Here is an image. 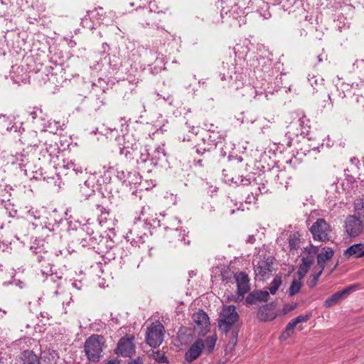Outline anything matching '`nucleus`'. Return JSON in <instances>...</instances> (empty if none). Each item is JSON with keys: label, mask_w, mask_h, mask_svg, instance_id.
<instances>
[{"label": "nucleus", "mask_w": 364, "mask_h": 364, "mask_svg": "<svg viewBox=\"0 0 364 364\" xmlns=\"http://www.w3.org/2000/svg\"><path fill=\"white\" fill-rule=\"evenodd\" d=\"M123 142L119 143V152L128 161L136 164V168L139 171L146 170L144 162L147 159V148L138 141L132 139L129 134L122 136Z\"/></svg>", "instance_id": "obj_1"}, {"label": "nucleus", "mask_w": 364, "mask_h": 364, "mask_svg": "<svg viewBox=\"0 0 364 364\" xmlns=\"http://www.w3.org/2000/svg\"><path fill=\"white\" fill-rule=\"evenodd\" d=\"M168 6L166 4L156 0L151 1L149 3V9H142L138 14L137 21L144 27L159 28L157 21H146V18H156V14H165Z\"/></svg>", "instance_id": "obj_2"}, {"label": "nucleus", "mask_w": 364, "mask_h": 364, "mask_svg": "<svg viewBox=\"0 0 364 364\" xmlns=\"http://www.w3.org/2000/svg\"><path fill=\"white\" fill-rule=\"evenodd\" d=\"M105 348V338L98 334L91 335L84 343L85 356L89 361L93 363H97L100 360Z\"/></svg>", "instance_id": "obj_3"}, {"label": "nucleus", "mask_w": 364, "mask_h": 364, "mask_svg": "<svg viewBox=\"0 0 364 364\" xmlns=\"http://www.w3.org/2000/svg\"><path fill=\"white\" fill-rule=\"evenodd\" d=\"M277 4L280 5L284 11H289V13L296 11L295 9H293L294 7L297 8L299 16L304 17V20L299 21L301 27L300 35L306 36V28H308L309 25L313 23L311 21V16H309L308 12L303 8L302 1L300 0H278L277 1Z\"/></svg>", "instance_id": "obj_4"}, {"label": "nucleus", "mask_w": 364, "mask_h": 364, "mask_svg": "<svg viewBox=\"0 0 364 364\" xmlns=\"http://www.w3.org/2000/svg\"><path fill=\"white\" fill-rule=\"evenodd\" d=\"M239 320V314L234 305L223 306L219 316V330L227 334Z\"/></svg>", "instance_id": "obj_5"}, {"label": "nucleus", "mask_w": 364, "mask_h": 364, "mask_svg": "<svg viewBox=\"0 0 364 364\" xmlns=\"http://www.w3.org/2000/svg\"><path fill=\"white\" fill-rule=\"evenodd\" d=\"M308 80L315 90V93L317 94L319 92L321 94V96L319 95H316L315 96V99L317 101L320 99L323 100V102L324 104H321V106L322 107H326V104L332 105L331 96L327 90L324 79L318 75H309Z\"/></svg>", "instance_id": "obj_6"}, {"label": "nucleus", "mask_w": 364, "mask_h": 364, "mask_svg": "<svg viewBox=\"0 0 364 364\" xmlns=\"http://www.w3.org/2000/svg\"><path fill=\"white\" fill-rule=\"evenodd\" d=\"M139 53L141 61L144 65L150 66L154 63H158L157 66L151 68L152 73H158L162 70V67L165 65L162 55L151 49L144 47L139 50Z\"/></svg>", "instance_id": "obj_7"}, {"label": "nucleus", "mask_w": 364, "mask_h": 364, "mask_svg": "<svg viewBox=\"0 0 364 364\" xmlns=\"http://www.w3.org/2000/svg\"><path fill=\"white\" fill-rule=\"evenodd\" d=\"M164 327L159 322L152 323L146 332L147 345L153 348L159 347L163 341Z\"/></svg>", "instance_id": "obj_8"}, {"label": "nucleus", "mask_w": 364, "mask_h": 364, "mask_svg": "<svg viewBox=\"0 0 364 364\" xmlns=\"http://www.w3.org/2000/svg\"><path fill=\"white\" fill-rule=\"evenodd\" d=\"M310 231L314 240L324 242L329 240L331 228L324 219L318 218L311 225Z\"/></svg>", "instance_id": "obj_9"}, {"label": "nucleus", "mask_w": 364, "mask_h": 364, "mask_svg": "<svg viewBox=\"0 0 364 364\" xmlns=\"http://www.w3.org/2000/svg\"><path fill=\"white\" fill-rule=\"evenodd\" d=\"M274 258L272 256L264 257L255 267L254 271L256 277L260 280H265L269 277V275L274 270Z\"/></svg>", "instance_id": "obj_10"}, {"label": "nucleus", "mask_w": 364, "mask_h": 364, "mask_svg": "<svg viewBox=\"0 0 364 364\" xmlns=\"http://www.w3.org/2000/svg\"><path fill=\"white\" fill-rule=\"evenodd\" d=\"M165 156L164 149L159 146L155 149L151 154H150L147 149V159L144 160V166L146 167V170H143V173H151L153 168L158 165L159 162L164 159Z\"/></svg>", "instance_id": "obj_11"}, {"label": "nucleus", "mask_w": 364, "mask_h": 364, "mask_svg": "<svg viewBox=\"0 0 364 364\" xmlns=\"http://www.w3.org/2000/svg\"><path fill=\"white\" fill-rule=\"evenodd\" d=\"M134 337H122L117 343L116 353L124 358L130 357L135 353V346L133 343Z\"/></svg>", "instance_id": "obj_12"}, {"label": "nucleus", "mask_w": 364, "mask_h": 364, "mask_svg": "<svg viewBox=\"0 0 364 364\" xmlns=\"http://www.w3.org/2000/svg\"><path fill=\"white\" fill-rule=\"evenodd\" d=\"M198 132V127L191 125L188 122H186L180 127L178 132V138L182 141H196Z\"/></svg>", "instance_id": "obj_13"}, {"label": "nucleus", "mask_w": 364, "mask_h": 364, "mask_svg": "<svg viewBox=\"0 0 364 364\" xmlns=\"http://www.w3.org/2000/svg\"><path fill=\"white\" fill-rule=\"evenodd\" d=\"M346 232L350 237H356L362 230V222L353 215L348 216L346 220Z\"/></svg>", "instance_id": "obj_14"}, {"label": "nucleus", "mask_w": 364, "mask_h": 364, "mask_svg": "<svg viewBox=\"0 0 364 364\" xmlns=\"http://www.w3.org/2000/svg\"><path fill=\"white\" fill-rule=\"evenodd\" d=\"M235 279L237 284V294L243 298L244 295L250 290V279L245 272H240L235 274Z\"/></svg>", "instance_id": "obj_15"}, {"label": "nucleus", "mask_w": 364, "mask_h": 364, "mask_svg": "<svg viewBox=\"0 0 364 364\" xmlns=\"http://www.w3.org/2000/svg\"><path fill=\"white\" fill-rule=\"evenodd\" d=\"M215 146L213 145L208 140L204 137L202 134L201 136L196 140V144L193 146V149L200 156H203L205 154L210 153L212 151L215 149Z\"/></svg>", "instance_id": "obj_16"}, {"label": "nucleus", "mask_w": 364, "mask_h": 364, "mask_svg": "<svg viewBox=\"0 0 364 364\" xmlns=\"http://www.w3.org/2000/svg\"><path fill=\"white\" fill-rule=\"evenodd\" d=\"M276 307L275 302H270L262 305L258 309L257 316L261 321H272L276 317L274 309Z\"/></svg>", "instance_id": "obj_17"}, {"label": "nucleus", "mask_w": 364, "mask_h": 364, "mask_svg": "<svg viewBox=\"0 0 364 364\" xmlns=\"http://www.w3.org/2000/svg\"><path fill=\"white\" fill-rule=\"evenodd\" d=\"M51 240L50 236H47L46 239H36L30 247L32 257L43 254L44 252L52 251L49 245V241Z\"/></svg>", "instance_id": "obj_18"}, {"label": "nucleus", "mask_w": 364, "mask_h": 364, "mask_svg": "<svg viewBox=\"0 0 364 364\" xmlns=\"http://www.w3.org/2000/svg\"><path fill=\"white\" fill-rule=\"evenodd\" d=\"M95 248L96 252L99 254L105 255L109 254L113 249H117L114 245V241L109 237H102L100 235L98 240H96Z\"/></svg>", "instance_id": "obj_19"}, {"label": "nucleus", "mask_w": 364, "mask_h": 364, "mask_svg": "<svg viewBox=\"0 0 364 364\" xmlns=\"http://www.w3.org/2000/svg\"><path fill=\"white\" fill-rule=\"evenodd\" d=\"M139 225L135 223L127 235V240L130 241L132 245H139V244L145 242L146 233L139 232Z\"/></svg>", "instance_id": "obj_20"}, {"label": "nucleus", "mask_w": 364, "mask_h": 364, "mask_svg": "<svg viewBox=\"0 0 364 364\" xmlns=\"http://www.w3.org/2000/svg\"><path fill=\"white\" fill-rule=\"evenodd\" d=\"M203 348L204 343L203 340L200 338L196 339L186 353V360L188 362H192L196 360L201 354Z\"/></svg>", "instance_id": "obj_21"}, {"label": "nucleus", "mask_w": 364, "mask_h": 364, "mask_svg": "<svg viewBox=\"0 0 364 364\" xmlns=\"http://www.w3.org/2000/svg\"><path fill=\"white\" fill-rule=\"evenodd\" d=\"M269 298V293L267 291L254 290L246 297L245 301L248 304H257L261 302H266Z\"/></svg>", "instance_id": "obj_22"}, {"label": "nucleus", "mask_w": 364, "mask_h": 364, "mask_svg": "<svg viewBox=\"0 0 364 364\" xmlns=\"http://www.w3.org/2000/svg\"><path fill=\"white\" fill-rule=\"evenodd\" d=\"M120 255V264L127 265L129 267H139L138 259L136 257L133 255L127 248L124 249L122 247Z\"/></svg>", "instance_id": "obj_23"}, {"label": "nucleus", "mask_w": 364, "mask_h": 364, "mask_svg": "<svg viewBox=\"0 0 364 364\" xmlns=\"http://www.w3.org/2000/svg\"><path fill=\"white\" fill-rule=\"evenodd\" d=\"M235 67L229 68L227 75L225 73L221 74L220 79L222 80L228 81L230 86L235 87L237 89L240 85L238 82H241L242 77L240 74H237L236 71H235Z\"/></svg>", "instance_id": "obj_24"}, {"label": "nucleus", "mask_w": 364, "mask_h": 364, "mask_svg": "<svg viewBox=\"0 0 364 364\" xmlns=\"http://www.w3.org/2000/svg\"><path fill=\"white\" fill-rule=\"evenodd\" d=\"M280 171L278 167H273L261 173V178L269 186H274L279 179Z\"/></svg>", "instance_id": "obj_25"}, {"label": "nucleus", "mask_w": 364, "mask_h": 364, "mask_svg": "<svg viewBox=\"0 0 364 364\" xmlns=\"http://www.w3.org/2000/svg\"><path fill=\"white\" fill-rule=\"evenodd\" d=\"M83 230L86 232L87 237L83 239L87 243V245L91 248H95L96 240H99L100 235L98 232H95L92 227L90 223L86 224L82 228Z\"/></svg>", "instance_id": "obj_26"}, {"label": "nucleus", "mask_w": 364, "mask_h": 364, "mask_svg": "<svg viewBox=\"0 0 364 364\" xmlns=\"http://www.w3.org/2000/svg\"><path fill=\"white\" fill-rule=\"evenodd\" d=\"M334 255V251L331 247H324L321 252L317 255V263L321 271H323L326 262L330 260Z\"/></svg>", "instance_id": "obj_27"}, {"label": "nucleus", "mask_w": 364, "mask_h": 364, "mask_svg": "<svg viewBox=\"0 0 364 364\" xmlns=\"http://www.w3.org/2000/svg\"><path fill=\"white\" fill-rule=\"evenodd\" d=\"M243 95L248 100L257 99L258 100H267V95L262 92H258L255 87L251 85H247L244 88Z\"/></svg>", "instance_id": "obj_28"}, {"label": "nucleus", "mask_w": 364, "mask_h": 364, "mask_svg": "<svg viewBox=\"0 0 364 364\" xmlns=\"http://www.w3.org/2000/svg\"><path fill=\"white\" fill-rule=\"evenodd\" d=\"M192 318L196 326L200 328H205L210 325L209 317L206 312L203 310L193 314Z\"/></svg>", "instance_id": "obj_29"}, {"label": "nucleus", "mask_w": 364, "mask_h": 364, "mask_svg": "<svg viewBox=\"0 0 364 364\" xmlns=\"http://www.w3.org/2000/svg\"><path fill=\"white\" fill-rule=\"evenodd\" d=\"M343 255L347 258L350 257L356 258L364 257V245L363 243L354 244L347 248Z\"/></svg>", "instance_id": "obj_30"}, {"label": "nucleus", "mask_w": 364, "mask_h": 364, "mask_svg": "<svg viewBox=\"0 0 364 364\" xmlns=\"http://www.w3.org/2000/svg\"><path fill=\"white\" fill-rule=\"evenodd\" d=\"M166 232V237L168 238H173L175 242H183L186 243L185 233L178 227L169 228L168 226L164 227Z\"/></svg>", "instance_id": "obj_31"}, {"label": "nucleus", "mask_w": 364, "mask_h": 364, "mask_svg": "<svg viewBox=\"0 0 364 364\" xmlns=\"http://www.w3.org/2000/svg\"><path fill=\"white\" fill-rule=\"evenodd\" d=\"M298 119L294 120L291 123L301 128L300 134H306L310 127V121L303 112L297 113Z\"/></svg>", "instance_id": "obj_32"}, {"label": "nucleus", "mask_w": 364, "mask_h": 364, "mask_svg": "<svg viewBox=\"0 0 364 364\" xmlns=\"http://www.w3.org/2000/svg\"><path fill=\"white\" fill-rule=\"evenodd\" d=\"M41 272L43 275H46L47 280L53 282L54 283H57V285H60V281H61L63 278V273L61 272H53L52 267L46 266L45 269H41Z\"/></svg>", "instance_id": "obj_33"}, {"label": "nucleus", "mask_w": 364, "mask_h": 364, "mask_svg": "<svg viewBox=\"0 0 364 364\" xmlns=\"http://www.w3.org/2000/svg\"><path fill=\"white\" fill-rule=\"evenodd\" d=\"M11 155L13 158L11 161L13 164L18 163L20 166H25L28 163V154L24 149L21 151H11Z\"/></svg>", "instance_id": "obj_34"}, {"label": "nucleus", "mask_w": 364, "mask_h": 364, "mask_svg": "<svg viewBox=\"0 0 364 364\" xmlns=\"http://www.w3.org/2000/svg\"><path fill=\"white\" fill-rule=\"evenodd\" d=\"M54 252L53 251L44 252L43 254H39L33 256V259L36 261L41 267V269H45L46 266L50 267L51 265V257Z\"/></svg>", "instance_id": "obj_35"}, {"label": "nucleus", "mask_w": 364, "mask_h": 364, "mask_svg": "<svg viewBox=\"0 0 364 364\" xmlns=\"http://www.w3.org/2000/svg\"><path fill=\"white\" fill-rule=\"evenodd\" d=\"M19 140L22 144L27 146H36L38 145L37 133L34 131H31L23 134Z\"/></svg>", "instance_id": "obj_36"}, {"label": "nucleus", "mask_w": 364, "mask_h": 364, "mask_svg": "<svg viewBox=\"0 0 364 364\" xmlns=\"http://www.w3.org/2000/svg\"><path fill=\"white\" fill-rule=\"evenodd\" d=\"M312 264H313L312 257L301 259V263L300 264L298 271H297L298 277L300 280H302L304 278V277L309 272V270Z\"/></svg>", "instance_id": "obj_37"}, {"label": "nucleus", "mask_w": 364, "mask_h": 364, "mask_svg": "<svg viewBox=\"0 0 364 364\" xmlns=\"http://www.w3.org/2000/svg\"><path fill=\"white\" fill-rule=\"evenodd\" d=\"M22 364H40L38 357L33 350H26L21 353Z\"/></svg>", "instance_id": "obj_38"}, {"label": "nucleus", "mask_w": 364, "mask_h": 364, "mask_svg": "<svg viewBox=\"0 0 364 364\" xmlns=\"http://www.w3.org/2000/svg\"><path fill=\"white\" fill-rule=\"evenodd\" d=\"M202 134L206 140H208V142L213 144L215 147L217 146V144L223 139V134L221 130L213 131L212 132H203Z\"/></svg>", "instance_id": "obj_39"}, {"label": "nucleus", "mask_w": 364, "mask_h": 364, "mask_svg": "<svg viewBox=\"0 0 364 364\" xmlns=\"http://www.w3.org/2000/svg\"><path fill=\"white\" fill-rule=\"evenodd\" d=\"M337 92H338V97L340 98H344L346 97V93L344 90H348L350 88H356L358 87V83L352 82L350 80H347L346 81L341 82V84L337 85Z\"/></svg>", "instance_id": "obj_40"}, {"label": "nucleus", "mask_w": 364, "mask_h": 364, "mask_svg": "<svg viewBox=\"0 0 364 364\" xmlns=\"http://www.w3.org/2000/svg\"><path fill=\"white\" fill-rule=\"evenodd\" d=\"M289 250H297L300 247V235L298 232L291 233L288 237Z\"/></svg>", "instance_id": "obj_41"}, {"label": "nucleus", "mask_w": 364, "mask_h": 364, "mask_svg": "<svg viewBox=\"0 0 364 364\" xmlns=\"http://www.w3.org/2000/svg\"><path fill=\"white\" fill-rule=\"evenodd\" d=\"M93 187V180H92L91 178H88L85 181L83 186L80 187V191L85 196V197L87 198L88 197L92 196V193L95 192Z\"/></svg>", "instance_id": "obj_42"}, {"label": "nucleus", "mask_w": 364, "mask_h": 364, "mask_svg": "<svg viewBox=\"0 0 364 364\" xmlns=\"http://www.w3.org/2000/svg\"><path fill=\"white\" fill-rule=\"evenodd\" d=\"M238 329H233L231 333V336L230 337L228 343L225 347V353H231L235 348L237 343V337H238Z\"/></svg>", "instance_id": "obj_43"}, {"label": "nucleus", "mask_w": 364, "mask_h": 364, "mask_svg": "<svg viewBox=\"0 0 364 364\" xmlns=\"http://www.w3.org/2000/svg\"><path fill=\"white\" fill-rule=\"evenodd\" d=\"M63 168L67 170H71L75 172V174L82 173L83 171L82 168L76 164L72 160L70 161H63Z\"/></svg>", "instance_id": "obj_44"}, {"label": "nucleus", "mask_w": 364, "mask_h": 364, "mask_svg": "<svg viewBox=\"0 0 364 364\" xmlns=\"http://www.w3.org/2000/svg\"><path fill=\"white\" fill-rule=\"evenodd\" d=\"M302 287L301 280L294 279L289 288V296H293L298 294Z\"/></svg>", "instance_id": "obj_45"}, {"label": "nucleus", "mask_w": 364, "mask_h": 364, "mask_svg": "<svg viewBox=\"0 0 364 364\" xmlns=\"http://www.w3.org/2000/svg\"><path fill=\"white\" fill-rule=\"evenodd\" d=\"M126 176H127V185L140 184L141 182V177L137 171H129V173H126Z\"/></svg>", "instance_id": "obj_46"}, {"label": "nucleus", "mask_w": 364, "mask_h": 364, "mask_svg": "<svg viewBox=\"0 0 364 364\" xmlns=\"http://www.w3.org/2000/svg\"><path fill=\"white\" fill-rule=\"evenodd\" d=\"M257 184L258 185L257 189L261 194L266 193L270 191L274 186H269L265 183L264 180L261 178V173L259 174L257 178H256Z\"/></svg>", "instance_id": "obj_47"}, {"label": "nucleus", "mask_w": 364, "mask_h": 364, "mask_svg": "<svg viewBox=\"0 0 364 364\" xmlns=\"http://www.w3.org/2000/svg\"><path fill=\"white\" fill-rule=\"evenodd\" d=\"M282 282V276L280 274L275 276L270 284V287H269V293L271 294H276L279 287L281 286Z\"/></svg>", "instance_id": "obj_48"}, {"label": "nucleus", "mask_w": 364, "mask_h": 364, "mask_svg": "<svg viewBox=\"0 0 364 364\" xmlns=\"http://www.w3.org/2000/svg\"><path fill=\"white\" fill-rule=\"evenodd\" d=\"M292 139L285 136V138L282 140V141H279L278 143H275V144H277V150L282 153L286 149L291 146Z\"/></svg>", "instance_id": "obj_49"}, {"label": "nucleus", "mask_w": 364, "mask_h": 364, "mask_svg": "<svg viewBox=\"0 0 364 364\" xmlns=\"http://www.w3.org/2000/svg\"><path fill=\"white\" fill-rule=\"evenodd\" d=\"M341 299H342L341 298L340 294H338V292H336L326 299L323 306L326 308L331 307L332 306L336 304Z\"/></svg>", "instance_id": "obj_50"}, {"label": "nucleus", "mask_w": 364, "mask_h": 364, "mask_svg": "<svg viewBox=\"0 0 364 364\" xmlns=\"http://www.w3.org/2000/svg\"><path fill=\"white\" fill-rule=\"evenodd\" d=\"M297 325L295 319H292L286 326L285 330L282 334V337L284 338H289L294 332V330Z\"/></svg>", "instance_id": "obj_51"}, {"label": "nucleus", "mask_w": 364, "mask_h": 364, "mask_svg": "<svg viewBox=\"0 0 364 364\" xmlns=\"http://www.w3.org/2000/svg\"><path fill=\"white\" fill-rule=\"evenodd\" d=\"M223 18V14L221 12L219 14L218 11H214L213 12L208 14L207 16V21L210 22L211 23H218L221 21V19Z\"/></svg>", "instance_id": "obj_52"}, {"label": "nucleus", "mask_w": 364, "mask_h": 364, "mask_svg": "<svg viewBox=\"0 0 364 364\" xmlns=\"http://www.w3.org/2000/svg\"><path fill=\"white\" fill-rule=\"evenodd\" d=\"M322 272L323 271H321V269L320 268V270L318 272L311 274L310 275L309 279L307 280V285L310 288H313L317 284L318 280L320 276L322 274Z\"/></svg>", "instance_id": "obj_53"}, {"label": "nucleus", "mask_w": 364, "mask_h": 364, "mask_svg": "<svg viewBox=\"0 0 364 364\" xmlns=\"http://www.w3.org/2000/svg\"><path fill=\"white\" fill-rule=\"evenodd\" d=\"M94 13L95 11H87V15L82 18L81 21V25L82 27L89 29L94 28V23L90 21L91 15L93 16Z\"/></svg>", "instance_id": "obj_54"}, {"label": "nucleus", "mask_w": 364, "mask_h": 364, "mask_svg": "<svg viewBox=\"0 0 364 364\" xmlns=\"http://www.w3.org/2000/svg\"><path fill=\"white\" fill-rule=\"evenodd\" d=\"M220 277L223 282H226L227 283L231 282L232 273L228 267H223L221 268Z\"/></svg>", "instance_id": "obj_55"}, {"label": "nucleus", "mask_w": 364, "mask_h": 364, "mask_svg": "<svg viewBox=\"0 0 364 364\" xmlns=\"http://www.w3.org/2000/svg\"><path fill=\"white\" fill-rule=\"evenodd\" d=\"M257 61L259 65L262 64V71L268 72L269 70L272 63L269 59L260 57L257 59Z\"/></svg>", "instance_id": "obj_56"}, {"label": "nucleus", "mask_w": 364, "mask_h": 364, "mask_svg": "<svg viewBox=\"0 0 364 364\" xmlns=\"http://www.w3.org/2000/svg\"><path fill=\"white\" fill-rule=\"evenodd\" d=\"M22 125V122H14L11 127H8L6 129L9 132H18L21 136L25 132Z\"/></svg>", "instance_id": "obj_57"}, {"label": "nucleus", "mask_w": 364, "mask_h": 364, "mask_svg": "<svg viewBox=\"0 0 364 364\" xmlns=\"http://www.w3.org/2000/svg\"><path fill=\"white\" fill-rule=\"evenodd\" d=\"M305 251L308 253L306 257H303L302 258H311L312 257L313 262H314L315 256L318 255V248L315 246L310 245L305 248Z\"/></svg>", "instance_id": "obj_58"}, {"label": "nucleus", "mask_w": 364, "mask_h": 364, "mask_svg": "<svg viewBox=\"0 0 364 364\" xmlns=\"http://www.w3.org/2000/svg\"><path fill=\"white\" fill-rule=\"evenodd\" d=\"M237 180H240L238 182L237 181H234L235 183L241 185V186H249L251 184V180L249 178L244 177L242 176H239L237 178ZM234 178H232L231 179H228V181L233 182Z\"/></svg>", "instance_id": "obj_59"}, {"label": "nucleus", "mask_w": 364, "mask_h": 364, "mask_svg": "<svg viewBox=\"0 0 364 364\" xmlns=\"http://www.w3.org/2000/svg\"><path fill=\"white\" fill-rule=\"evenodd\" d=\"M357 287V285L353 284L337 292L338 293V294H340L341 298L343 299L344 296H346L350 292L355 290Z\"/></svg>", "instance_id": "obj_60"}, {"label": "nucleus", "mask_w": 364, "mask_h": 364, "mask_svg": "<svg viewBox=\"0 0 364 364\" xmlns=\"http://www.w3.org/2000/svg\"><path fill=\"white\" fill-rule=\"evenodd\" d=\"M216 343V338L215 336H209L205 340V344L208 348L209 352H212L214 349Z\"/></svg>", "instance_id": "obj_61"}, {"label": "nucleus", "mask_w": 364, "mask_h": 364, "mask_svg": "<svg viewBox=\"0 0 364 364\" xmlns=\"http://www.w3.org/2000/svg\"><path fill=\"white\" fill-rule=\"evenodd\" d=\"M58 149L57 148V145L56 144H50L48 146H46V151L49 154V156L50 157H54V156H57V153L58 152H55V151Z\"/></svg>", "instance_id": "obj_62"}, {"label": "nucleus", "mask_w": 364, "mask_h": 364, "mask_svg": "<svg viewBox=\"0 0 364 364\" xmlns=\"http://www.w3.org/2000/svg\"><path fill=\"white\" fill-rule=\"evenodd\" d=\"M204 127H205L204 132H212L213 131L220 130L218 126H216L214 124L210 123L209 122H205L204 123Z\"/></svg>", "instance_id": "obj_63"}, {"label": "nucleus", "mask_w": 364, "mask_h": 364, "mask_svg": "<svg viewBox=\"0 0 364 364\" xmlns=\"http://www.w3.org/2000/svg\"><path fill=\"white\" fill-rule=\"evenodd\" d=\"M355 211L358 212L360 210H363L364 213V197L362 198L358 199L355 202Z\"/></svg>", "instance_id": "obj_64"}]
</instances>
